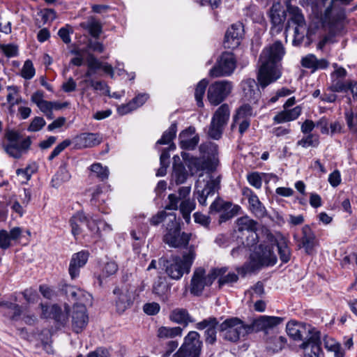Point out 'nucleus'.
I'll return each mask as SVG.
<instances>
[{
  "mask_svg": "<svg viewBox=\"0 0 357 357\" xmlns=\"http://www.w3.org/2000/svg\"><path fill=\"white\" fill-rule=\"evenodd\" d=\"M302 238L298 247L304 248L307 253H310L314 245L315 236L308 225L302 228Z\"/></svg>",
  "mask_w": 357,
  "mask_h": 357,
  "instance_id": "obj_34",
  "label": "nucleus"
},
{
  "mask_svg": "<svg viewBox=\"0 0 357 357\" xmlns=\"http://www.w3.org/2000/svg\"><path fill=\"white\" fill-rule=\"evenodd\" d=\"M172 179L177 185L183 183L188 178V174L185 167L181 163L174 165Z\"/></svg>",
  "mask_w": 357,
  "mask_h": 357,
  "instance_id": "obj_41",
  "label": "nucleus"
},
{
  "mask_svg": "<svg viewBox=\"0 0 357 357\" xmlns=\"http://www.w3.org/2000/svg\"><path fill=\"white\" fill-rule=\"evenodd\" d=\"M257 222L250 218L248 216L239 218L236 220V228L239 231H248L249 236L247 238L246 244L249 247H252L257 243V234L256 233Z\"/></svg>",
  "mask_w": 357,
  "mask_h": 357,
  "instance_id": "obj_19",
  "label": "nucleus"
},
{
  "mask_svg": "<svg viewBox=\"0 0 357 357\" xmlns=\"http://www.w3.org/2000/svg\"><path fill=\"white\" fill-rule=\"evenodd\" d=\"M182 332L183 329L179 326H161L157 331V336L160 339H169L176 336H181Z\"/></svg>",
  "mask_w": 357,
  "mask_h": 357,
  "instance_id": "obj_39",
  "label": "nucleus"
},
{
  "mask_svg": "<svg viewBox=\"0 0 357 357\" xmlns=\"http://www.w3.org/2000/svg\"><path fill=\"white\" fill-rule=\"evenodd\" d=\"M230 115L228 105H222L214 113L211 121L223 126H225L229 121Z\"/></svg>",
  "mask_w": 357,
  "mask_h": 357,
  "instance_id": "obj_36",
  "label": "nucleus"
},
{
  "mask_svg": "<svg viewBox=\"0 0 357 357\" xmlns=\"http://www.w3.org/2000/svg\"><path fill=\"white\" fill-rule=\"evenodd\" d=\"M71 178V174L65 165L61 166L56 174L52 177L51 185L57 188L63 183L68 182Z\"/></svg>",
  "mask_w": 357,
  "mask_h": 357,
  "instance_id": "obj_37",
  "label": "nucleus"
},
{
  "mask_svg": "<svg viewBox=\"0 0 357 357\" xmlns=\"http://www.w3.org/2000/svg\"><path fill=\"white\" fill-rule=\"evenodd\" d=\"M202 345L200 335L197 331H190L172 357H199Z\"/></svg>",
  "mask_w": 357,
  "mask_h": 357,
  "instance_id": "obj_8",
  "label": "nucleus"
},
{
  "mask_svg": "<svg viewBox=\"0 0 357 357\" xmlns=\"http://www.w3.org/2000/svg\"><path fill=\"white\" fill-rule=\"evenodd\" d=\"M200 150L203 153H208V155L206 159H204L202 164L197 158H193L190 162V165H194L197 169H207L208 171L212 172L215 170L218 165V159L217 157L218 154V146L214 143H208L202 144L199 147Z\"/></svg>",
  "mask_w": 357,
  "mask_h": 357,
  "instance_id": "obj_12",
  "label": "nucleus"
},
{
  "mask_svg": "<svg viewBox=\"0 0 357 357\" xmlns=\"http://www.w3.org/2000/svg\"><path fill=\"white\" fill-rule=\"evenodd\" d=\"M36 70L31 60H26L22 68L21 76L26 79H31L35 75Z\"/></svg>",
  "mask_w": 357,
  "mask_h": 357,
  "instance_id": "obj_54",
  "label": "nucleus"
},
{
  "mask_svg": "<svg viewBox=\"0 0 357 357\" xmlns=\"http://www.w3.org/2000/svg\"><path fill=\"white\" fill-rule=\"evenodd\" d=\"M91 172L100 178L101 181L107 179L109 176V169L107 167H103L100 163L97 162L91 165Z\"/></svg>",
  "mask_w": 357,
  "mask_h": 357,
  "instance_id": "obj_47",
  "label": "nucleus"
},
{
  "mask_svg": "<svg viewBox=\"0 0 357 357\" xmlns=\"http://www.w3.org/2000/svg\"><path fill=\"white\" fill-rule=\"evenodd\" d=\"M280 258L282 262L287 263L289 261L291 252L287 243L283 241L277 243Z\"/></svg>",
  "mask_w": 357,
  "mask_h": 357,
  "instance_id": "obj_53",
  "label": "nucleus"
},
{
  "mask_svg": "<svg viewBox=\"0 0 357 357\" xmlns=\"http://www.w3.org/2000/svg\"><path fill=\"white\" fill-rule=\"evenodd\" d=\"M177 130L176 123H172L170 127L164 132L162 137L158 140L157 144H168L175 137Z\"/></svg>",
  "mask_w": 357,
  "mask_h": 357,
  "instance_id": "obj_51",
  "label": "nucleus"
},
{
  "mask_svg": "<svg viewBox=\"0 0 357 357\" xmlns=\"http://www.w3.org/2000/svg\"><path fill=\"white\" fill-rule=\"evenodd\" d=\"M349 1H305L310 6L312 14L320 20L328 33L318 43L317 48L323 50L328 43L336 42L335 38L340 36L347 24L344 9L342 4Z\"/></svg>",
  "mask_w": 357,
  "mask_h": 357,
  "instance_id": "obj_1",
  "label": "nucleus"
},
{
  "mask_svg": "<svg viewBox=\"0 0 357 357\" xmlns=\"http://www.w3.org/2000/svg\"><path fill=\"white\" fill-rule=\"evenodd\" d=\"M6 138L8 143L5 146V151L15 158H20L31 145L29 138L21 139L20 134L15 131H8L6 133Z\"/></svg>",
  "mask_w": 357,
  "mask_h": 357,
  "instance_id": "obj_10",
  "label": "nucleus"
},
{
  "mask_svg": "<svg viewBox=\"0 0 357 357\" xmlns=\"http://www.w3.org/2000/svg\"><path fill=\"white\" fill-rule=\"evenodd\" d=\"M179 145L181 149L193 150L199 143V137L195 134V128L190 126L179 134Z\"/></svg>",
  "mask_w": 357,
  "mask_h": 357,
  "instance_id": "obj_25",
  "label": "nucleus"
},
{
  "mask_svg": "<svg viewBox=\"0 0 357 357\" xmlns=\"http://www.w3.org/2000/svg\"><path fill=\"white\" fill-rule=\"evenodd\" d=\"M102 137L99 133H82L74 139L75 146L77 149L91 148L100 144Z\"/></svg>",
  "mask_w": 357,
  "mask_h": 357,
  "instance_id": "obj_26",
  "label": "nucleus"
},
{
  "mask_svg": "<svg viewBox=\"0 0 357 357\" xmlns=\"http://www.w3.org/2000/svg\"><path fill=\"white\" fill-rule=\"evenodd\" d=\"M243 33V26L241 23L232 24L227 31L224 40V46L227 49H234L240 45Z\"/></svg>",
  "mask_w": 357,
  "mask_h": 357,
  "instance_id": "obj_23",
  "label": "nucleus"
},
{
  "mask_svg": "<svg viewBox=\"0 0 357 357\" xmlns=\"http://www.w3.org/2000/svg\"><path fill=\"white\" fill-rule=\"evenodd\" d=\"M301 112L302 108L301 106H296L291 109H284L274 116L273 121L277 123L291 121L298 119Z\"/></svg>",
  "mask_w": 357,
  "mask_h": 357,
  "instance_id": "obj_33",
  "label": "nucleus"
},
{
  "mask_svg": "<svg viewBox=\"0 0 357 357\" xmlns=\"http://www.w3.org/2000/svg\"><path fill=\"white\" fill-rule=\"evenodd\" d=\"M287 344V339L283 336H273L267 339L266 349L272 353L281 351Z\"/></svg>",
  "mask_w": 357,
  "mask_h": 357,
  "instance_id": "obj_38",
  "label": "nucleus"
},
{
  "mask_svg": "<svg viewBox=\"0 0 357 357\" xmlns=\"http://www.w3.org/2000/svg\"><path fill=\"white\" fill-rule=\"evenodd\" d=\"M102 63V62L100 61L93 54L89 53L87 54L86 63L88 68L97 70L100 69Z\"/></svg>",
  "mask_w": 357,
  "mask_h": 357,
  "instance_id": "obj_63",
  "label": "nucleus"
},
{
  "mask_svg": "<svg viewBox=\"0 0 357 357\" xmlns=\"http://www.w3.org/2000/svg\"><path fill=\"white\" fill-rule=\"evenodd\" d=\"M196 247L190 245L181 257L172 255L169 258H160L158 264L172 280H178L184 274H188L196 258Z\"/></svg>",
  "mask_w": 357,
  "mask_h": 357,
  "instance_id": "obj_3",
  "label": "nucleus"
},
{
  "mask_svg": "<svg viewBox=\"0 0 357 357\" xmlns=\"http://www.w3.org/2000/svg\"><path fill=\"white\" fill-rule=\"evenodd\" d=\"M86 221V216L82 212L77 213L71 218L70 220L71 231L75 238L82 233L81 225L85 224Z\"/></svg>",
  "mask_w": 357,
  "mask_h": 357,
  "instance_id": "obj_40",
  "label": "nucleus"
},
{
  "mask_svg": "<svg viewBox=\"0 0 357 357\" xmlns=\"http://www.w3.org/2000/svg\"><path fill=\"white\" fill-rule=\"evenodd\" d=\"M40 306L43 312L42 315L44 318L54 319L61 325H65L67 323V317L62 312L59 305H52L51 306H47L40 304Z\"/></svg>",
  "mask_w": 357,
  "mask_h": 357,
  "instance_id": "obj_31",
  "label": "nucleus"
},
{
  "mask_svg": "<svg viewBox=\"0 0 357 357\" xmlns=\"http://www.w3.org/2000/svg\"><path fill=\"white\" fill-rule=\"evenodd\" d=\"M169 222L167 226V233L164 236V241L172 248L185 247L191 238V234L181 232L179 223L174 213H169Z\"/></svg>",
  "mask_w": 357,
  "mask_h": 357,
  "instance_id": "obj_7",
  "label": "nucleus"
},
{
  "mask_svg": "<svg viewBox=\"0 0 357 357\" xmlns=\"http://www.w3.org/2000/svg\"><path fill=\"white\" fill-rule=\"evenodd\" d=\"M232 83L227 80L217 81L211 84L208 89L207 96L211 104L218 105L231 93Z\"/></svg>",
  "mask_w": 357,
  "mask_h": 357,
  "instance_id": "obj_11",
  "label": "nucleus"
},
{
  "mask_svg": "<svg viewBox=\"0 0 357 357\" xmlns=\"http://www.w3.org/2000/svg\"><path fill=\"white\" fill-rule=\"evenodd\" d=\"M214 281L213 270L206 274L202 267L196 268L192 273L190 284V291L194 296H199L202 294L206 287L211 286Z\"/></svg>",
  "mask_w": 357,
  "mask_h": 357,
  "instance_id": "obj_9",
  "label": "nucleus"
},
{
  "mask_svg": "<svg viewBox=\"0 0 357 357\" xmlns=\"http://www.w3.org/2000/svg\"><path fill=\"white\" fill-rule=\"evenodd\" d=\"M208 84V81L205 79H203L197 84L196 86L195 97L199 107H202L204 105L202 99Z\"/></svg>",
  "mask_w": 357,
  "mask_h": 357,
  "instance_id": "obj_50",
  "label": "nucleus"
},
{
  "mask_svg": "<svg viewBox=\"0 0 357 357\" xmlns=\"http://www.w3.org/2000/svg\"><path fill=\"white\" fill-rule=\"evenodd\" d=\"M149 98V96L147 93H139L132 98L128 103L119 106L117 108V112L120 115H126L142 106Z\"/></svg>",
  "mask_w": 357,
  "mask_h": 357,
  "instance_id": "obj_30",
  "label": "nucleus"
},
{
  "mask_svg": "<svg viewBox=\"0 0 357 357\" xmlns=\"http://www.w3.org/2000/svg\"><path fill=\"white\" fill-rule=\"evenodd\" d=\"M61 291L70 301L75 302L74 305L86 307V305H91L92 303V296L80 288L63 284L61 285Z\"/></svg>",
  "mask_w": 357,
  "mask_h": 357,
  "instance_id": "obj_15",
  "label": "nucleus"
},
{
  "mask_svg": "<svg viewBox=\"0 0 357 357\" xmlns=\"http://www.w3.org/2000/svg\"><path fill=\"white\" fill-rule=\"evenodd\" d=\"M285 53V48L279 40L264 48L259 56L257 74L258 83L261 88L264 89L281 77L280 63Z\"/></svg>",
  "mask_w": 357,
  "mask_h": 357,
  "instance_id": "obj_2",
  "label": "nucleus"
},
{
  "mask_svg": "<svg viewBox=\"0 0 357 357\" xmlns=\"http://www.w3.org/2000/svg\"><path fill=\"white\" fill-rule=\"evenodd\" d=\"M275 245L273 238L271 236L268 243H261L257 250L250 255V261L243 266L237 268L238 273L245 275L248 272H252L261 266H273L277 262V257L273 252Z\"/></svg>",
  "mask_w": 357,
  "mask_h": 357,
  "instance_id": "obj_4",
  "label": "nucleus"
},
{
  "mask_svg": "<svg viewBox=\"0 0 357 357\" xmlns=\"http://www.w3.org/2000/svg\"><path fill=\"white\" fill-rule=\"evenodd\" d=\"M45 124L46 122L43 117L36 116L32 119L27 130L29 132H38L40 130Z\"/></svg>",
  "mask_w": 357,
  "mask_h": 357,
  "instance_id": "obj_58",
  "label": "nucleus"
},
{
  "mask_svg": "<svg viewBox=\"0 0 357 357\" xmlns=\"http://www.w3.org/2000/svg\"><path fill=\"white\" fill-rule=\"evenodd\" d=\"M7 90L9 93L6 96V100L9 105H10V107L24 102L19 95V88L17 86H8Z\"/></svg>",
  "mask_w": 357,
  "mask_h": 357,
  "instance_id": "obj_44",
  "label": "nucleus"
},
{
  "mask_svg": "<svg viewBox=\"0 0 357 357\" xmlns=\"http://www.w3.org/2000/svg\"><path fill=\"white\" fill-rule=\"evenodd\" d=\"M0 49L7 57H14L18 54V48L13 44L1 45Z\"/></svg>",
  "mask_w": 357,
  "mask_h": 357,
  "instance_id": "obj_62",
  "label": "nucleus"
},
{
  "mask_svg": "<svg viewBox=\"0 0 357 357\" xmlns=\"http://www.w3.org/2000/svg\"><path fill=\"white\" fill-rule=\"evenodd\" d=\"M344 117L349 130L357 133V108L355 110L346 111Z\"/></svg>",
  "mask_w": 357,
  "mask_h": 357,
  "instance_id": "obj_48",
  "label": "nucleus"
},
{
  "mask_svg": "<svg viewBox=\"0 0 357 357\" xmlns=\"http://www.w3.org/2000/svg\"><path fill=\"white\" fill-rule=\"evenodd\" d=\"M191 191L190 186H183L181 187L178 189L177 196L176 194H170L169 195L168 204L165 206V209L167 210H177L178 208V203L180 201L185 200L189 199L188 197L190 195Z\"/></svg>",
  "mask_w": 357,
  "mask_h": 357,
  "instance_id": "obj_32",
  "label": "nucleus"
},
{
  "mask_svg": "<svg viewBox=\"0 0 357 357\" xmlns=\"http://www.w3.org/2000/svg\"><path fill=\"white\" fill-rule=\"evenodd\" d=\"M79 26L89 31L90 35L98 38L102 32V25L94 17H91L87 21L80 23Z\"/></svg>",
  "mask_w": 357,
  "mask_h": 357,
  "instance_id": "obj_35",
  "label": "nucleus"
},
{
  "mask_svg": "<svg viewBox=\"0 0 357 357\" xmlns=\"http://www.w3.org/2000/svg\"><path fill=\"white\" fill-rule=\"evenodd\" d=\"M282 321L283 319L279 317L259 316L249 324L250 333L264 331L267 334L269 331L274 329Z\"/></svg>",
  "mask_w": 357,
  "mask_h": 357,
  "instance_id": "obj_18",
  "label": "nucleus"
},
{
  "mask_svg": "<svg viewBox=\"0 0 357 357\" xmlns=\"http://www.w3.org/2000/svg\"><path fill=\"white\" fill-rule=\"evenodd\" d=\"M220 178H214L210 173L200 174L195 184L194 195L200 205L206 206L207 197L214 195L220 188Z\"/></svg>",
  "mask_w": 357,
  "mask_h": 357,
  "instance_id": "obj_6",
  "label": "nucleus"
},
{
  "mask_svg": "<svg viewBox=\"0 0 357 357\" xmlns=\"http://www.w3.org/2000/svg\"><path fill=\"white\" fill-rule=\"evenodd\" d=\"M22 229L16 227L9 231L6 229L0 230V248L7 250L13 245V242L18 240L22 235Z\"/></svg>",
  "mask_w": 357,
  "mask_h": 357,
  "instance_id": "obj_28",
  "label": "nucleus"
},
{
  "mask_svg": "<svg viewBox=\"0 0 357 357\" xmlns=\"http://www.w3.org/2000/svg\"><path fill=\"white\" fill-rule=\"evenodd\" d=\"M220 336L226 341L237 342L241 337L251 333L249 324H245L237 317L226 319L219 326Z\"/></svg>",
  "mask_w": 357,
  "mask_h": 357,
  "instance_id": "obj_5",
  "label": "nucleus"
},
{
  "mask_svg": "<svg viewBox=\"0 0 357 357\" xmlns=\"http://www.w3.org/2000/svg\"><path fill=\"white\" fill-rule=\"evenodd\" d=\"M169 288L167 284L163 281L158 280L153 284V293L157 295L162 301L167 300V294Z\"/></svg>",
  "mask_w": 357,
  "mask_h": 357,
  "instance_id": "obj_46",
  "label": "nucleus"
},
{
  "mask_svg": "<svg viewBox=\"0 0 357 357\" xmlns=\"http://www.w3.org/2000/svg\"><path fill=\"white\" fill-rule=\"evenodd\" d=\"M236 68V60L231 52H224L220 56L217 63L210 70L212 77H219L230 75Z\"/></svg>",
  "mask_w": 357,
  "mask_h": 357,
  "instance_id": "obj_13",
  "label": "nucleus"
},
{
  "mask_svg": "<svg viewBox=\"0 0 357 357\" xmlns=\"http://www.w3.org/2000/svg\"><path fill=\"white\" fill-rule=\"evenodd\" d=\"M286 331L288 335L296 341L307 340L314 332H319L310 325L294 321L287 323Z\"/></svg>",
  "mask_w": 357,
  "mask_h": 357,
  "instance_id": "obj_16",
  "label": "nucleus"
},
{
  "mask_svg": "<svg viewBox=\"0 0 357 357\" xmlns=\"http://www.w3.org/2000/svg\"><path fill=\"white\" fill-rule=\"evenodd\" d=\"M33 172L34 170L31 169L29 167L25 169H18L16 171L17 176L21 183H26L30 180Z\"/></svg>",
  "mask_w": 357,
  "mask_h": 357,
  "instance_id": "obj_56",
  "label": "nucleus"
},
{
  "mask_svg": "<svg viewBox=\"0 0 357 357\" xmlns=\"http://www.w3.org/2000/svg\"><path fill=\"white\" fill-rule=\"evenodd\" d=\"M320 332H314L301 347L305 350L304 357H320L321 354Z\"/></svg>",
  "mask_w": 357,
  "mask_h": 357,
  "instance_id": "obj_22",
  "label": "nucleus"
},
{
  "mask_svg": "<svg viewBox=\"0 0 357 357\" xmlns=\"http://www.w3.org/2000/svg\"><path fill=\"white\" fill-rule=\"evenodd\" d=\"M243 195L245 196L249 204V209L255 217L262 218L267 215V211L261 202L257 195L250 188L243 189Z\"/></svg>",
  "mask_w": 357,
  "mask_h": 357,
  "instance_id": "obj_21",
  "label": "nucleus"
},
{
  "mask_svg": "<svg viewBox=\"0 0 357 357\" xmlns=\"http://www.w3.org/2000/svg\"><path fill=\"white\" fill-rule=\"evenodd\" d=\"M217 340L216 326H211L205 331V342L206 344H213Z\"/></svg>",
  "mask_w": 357,
  "mask_h": 357,
  "instance_id": "obj_64",
  "label": "nucleus"
},
{
  "mask_svg": "<svg viewBox=\"0 0 357 357\" xmlns=\"http://www.w3.org/2000/svg\"><path fill=\"white\" fill-rule=\"evenodd\" d=\"M246 99L252 103H257L260 98L261 92L258 84L253 79H248L241 83Z\"/></svg>",
  "mask_w": 357,
  "mask_h": 357,
  "instance_id": "obj_27",
  "label": "nucleus"
},
{
  "mask_svg": "<svg viewBox=\"0 0 357 357\" xmlns=\"http://www.w3.org/2000/svg\"><path fill=\"white\" fill-rule=\"evenodd\" d=\"M89 255V254L87 251H80L73 255L68 268V273L72 280L79 277L80 268L86 264Z\"/></svg>",
  "mask_w": 357,
  "mask_h": 357,
  "instance_id": "obj_24",
  "label": "nucleus"
},
{
  "mask_svg": "<svg viewBox=\"0 0 357 357\" xmlns=\"http://www.w3.org/2000/svg\"><path fill=\"white\" fill-rule=\"evenodd\" d=\"M70 144L71 141L70 139H66L63 141L53 149L48 159L50 160H52L55 157L59 155L66 148L69 146Z\"/></svg>",
  "mask_w": 357,
  "mask_h": 357,
  "instance_id": "obj_61",
  "label": "nucleus"
},
{
  "mask_svg": "<svg viewBox=\"0 0 357 357\" xmlns=\"http://www.w3.org/2000/svg\"><path fill=\"white\" fill-rule=\"evenodd\" d=\"M224 128L225 126L211 121L208 134L211 138L219 139L222 136Z\"/></svg>",
  "mask_w": 357,
  "mask_h": 357,
  "instance_id": "obj_55",
  "label": "nucleus"
},
{
  "mask_svg": "<svg viewBox=\"0 0 357 357\" xmlns=\"http://www.w3.org/2000/svg\"><path fill=\"white\" fill-rule=\"evenodd\" d=\"M315 61L316 56L313 54H309L302 58L301 63L303 67L310 69L312 72H314Z\"/></svg>",
  "mask_w": 357,
  "mask_h": 357,
  "instance_id": "obj_60",
  "label": "nucleus"
},
{
  "mask_svg": "<svg viewBox=\"0 0 357 357\" xmlns=\"http://www.w3.org/2000/svg\"><path fill=\"white\" fill-rule=\"evenodd\" d=\"M287 8L291 16L290 20L293 23L300 26L305 24L304 17L298 7L287 4Z\"/></svg>",
  "mask_w": 357,
  "mask_h": 357,
  "instance_id": "obj_45",
  "label": "nucleus"
},
{
  "mask_svg": "<svg viewBox=\"0 0 357 357\" xmlns=\"http://www.w3.org/2000/svg\"><path fill=\"white\" fill-rule=\"evenodd\" d=\"M247 179L250 185L257 189H260L262 185V178L258 172H252L247 175Z\"/></svg>",
  "mask_w": 357,
  "mask_h": 357,
  "instance_id": "obj_59",
  "label": "nucleus"
},
{
  "mask_svg": "<svg viewBox=\"0 0 357 357\" xmlns=\"http://www.w3.org/2000/svg\"><path fill=\"white\" fill-rule=\"evenodd\" d=\"M89 83L90 86L93 87L95 91H102L106 96H110L109 87L108 85L102 81H95L93 79H85L82 83Z\"/></svg>",
  "mask_w": 357,
  "mask_h": 357,
  "instance_id": "obj_52",
  "label": "nucleus"
},
{
  "mask_svg": "<svg viewBox=\"0 0 357 357\" xmlns=\"http://www.w3.org/2000/svg\"><path fill=\"white\" fill-rule=\"evenodd\" d=\"M214 280L218 278V284L221 287L225 284H231L238 280V274L234 272H227V267L213 268Z\"/></svg>",
  "mask_w": 357,
  "mask_h": 357,
  "instance_id": "obj_29",
  "label": "nucleus"
},
{
  "mask_svg": "<svg viewBox=\"0 0 357 357\" xmlns=\"http://www.w3.org/2000/svg\"><path fill=\"white\" fill-rule=\"evenodd\" d=\"M190 317L186 310L176 308L172 311L169 314V319L176 324H188Z\"/></svg>",
  "mask_w": 357,
  "mask_h": 357,
  "instance_id": "obj_42",
  "label": "nucleus"
},
{
  "mask_svg": "<svg viewBox=\"0 0 357 357\" xmlns=\"http://www.w3.org/2000/svg\"><path fill=\"white\" fill-rule=\"evenodd\" d=\"M319 144V139L314 135L310 134L307 137H303L298 142V145L301 146L303 148H307L310 146H317Z\"/></svg>",
  "mask_w": 357,
  "mask_h": 357,
  "instance_id": "obj_57",
  "label": "nucleus"
},
{
  "mask_svg": "<svg viewBox=\"0 0 357 357\" xmlns=\"http://www.w3.org/2000/svg\"><path fill=\"white\" fill-rule=\"evenodd\" d=\"M113 295L116 310L119 314L124 312L132 303V292L126 287H116Z\"/></svg>",
  "mask_w": 357,
  "mask_h": 357,
  "instance_id": "obj_17",
  "label": "nucleus"
},
{
  "mask_svg": "<svg viewBox=\"0 0 357 357\" xmlns=\"http://www.w3.org/2000/svg\"><path fill=\"white\" fill-rule=\"evenodd\" d=\"M289 1H283V3L281 1H276L273 4L269 13L273 24L272 32L278 33L282 30L286 13L288 11L287 4H289Z\"/></svg>",
  "mask_w": 357,
  "mask_h": 357,
  "instance_id": "obj_14",
  "label": "nucleus"
},
{
  "mask_svg": "<svg viewBox=\"0 0 357 357\" xmlns=\"http://www.w3.org/2000/svg\"><path fill=\"white\" fill-rule=\"evenodd\" d=\"M72 328L74 332L79 333L87 326L89 317L86 308L84 305H74L71 313Z\"/></svg>",
  "mask_w": 357,
  "mask_h": 357,
  "instance_id": "obj_20",
  "label": "nucleus"
},
{
  "mask_svg": "<svg viewBox=\"0 0 357 357\" xmlns=\"http://www.w3.org/2000/svg\"><path fill=\"white\" fill-rule=\"evenodd\" d=\"M178 208L183 219L186 222H189L190 220V213L195 208V202L190 199L182 200Z\"/></svg>",
  "mask_w": 357,
  "mask_h": 357,
  "instance_id": "obj_43",
  "label": "nucleus"
},
{
  "mask_svg": "<svg viewBox=\"0 0 357 357\" xmlns=\"http://www.w3.org/2000/svg\"><path fill=\"white\" fill-rule=\"evenodd\" d=\"M252 115V107L249 105L245 104L240 107L236 111V114L234 117V123H238L241 119H250Z\"/></svg>",
  "mask_w": 357,
  "mask_h": 357,
  "instance_id": "obj_49",
  "label": "nucleus"
}]
</instances>
